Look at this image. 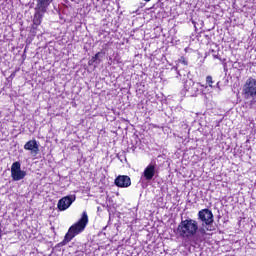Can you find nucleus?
I'll list each match as a JSON object with an SVG mask.
<instances>
[{
	"label": "nucleus",
	"mask_w": 256,
	"mask_h": 256,
	"mask_svg": "<svg viewBox=\"0 0 256 256\" xmlns=\"http://www.w3.org/2000/svg\"><path fill=\"white\" fill-rule=\"evenodd\" d=\"M174 233L181 239H184V241L203 243V241H205V235H207V230L203 227H199L197 220L187 218L181 220L176 230H174Z\"/></svg>",
	"instance_id": "obj_1"
},
{
	"label": "nucleus",
	"mask_w": 256,
	"mask_h": 256,
	"mask_svg": "<svg viewBox=\"0 0 256 256\" xmlns=\"http://www.w3.org/2000/svg\"><path fill=\"white\" fill-rule=\"evenodd\" d=\"M88 223H89V216L84 211L82 213L81 218L68 229V232L64 236L63 241L58 244L59 247H64V245H67V243H71V241H73V239H75L77 235L85 231V227H87Z\"/></svg>",
	"instance_id": "obj_2"
},
{
	"label": "nucleus",
	"mask_w": 256,
	"mask_h": 256,
	"mask_svg": "<svg viewBox=\"0 0 256 256\" xmlns=\"http://www.w3.org/2000/svg\"><path fill=\"white\" fill-rule=\"evenodd\" d=\"M242 96L246 101H249L250 109H253V106L256 105V79L249 77L242 88Z\"/></svg>",
	"instance_id": "obj_3"
},
{
	"label": "nucleus",
	"mask_w": 256,
	"mask_h": 256,
	"mask_svg": "<svg viewBox=\"0 0 256 256\" xmlns=\"http://www.w3.org/2000/svg\"><path fill=\"white\" fill-rule=\"evenodd\" d=\"M54 0H36L35 14L33 18V29H37L43 21V16L47 13L49 6Z\"/></svg>",
	"instance_id": "obj_4"
},
{
	"label": "nucleus",
	"mask_w": 256,
	"mask_h": 256,
	"mask_svg": "<svg viewBox=\"0 0 256 256\" xmlns=\"http://www.w3.org/2000/svg\"><path fill=\"white\" fill-rule=\"evenodd\" d=\"M155 173H157V164L155 162H151L145 169L141 175L140 183L142 187H147L146 181H153L155 177Z\"/></svg>",
	"instance_id": "obj_5"
},
{
	"label": "nucleus",
	"mask_w": 256,
	"mask_h": 256,
	"mask_svg": "<svg viewBox=\"0 0 256 256\" xmlns=\"http://www.w3.org/2000/svg\"><path fill=\"white\" fill-rule=\"evenodd\" d=\"M198 219L202 223L203 229H206V231H211L209 229V225H213V212L209 209H202L198 212Z\"/></svg>",
	"instance_id": "obj_6"
},
{
	"label": "nucleus",
	"mask_w": 256,
	"mask_h": 256,
	"mask_svg": "<svg viewBox=\"0 0 256 256\" xmlns=\"http://www.w3.org/2000/svg\"><path fill=\"white\" fill-rule=\"evenodd\" d=\"M27 172L21 170V162L16 161L11 166V177L13 181H21L25 179Z\"/></svg>",
	"instance_id": "obj_7"
},
{
	"label": "nucleus",
	"mask_w": 256,
	"mask_h": 256,
	"mask_svg": "<svg viewBox=\"0 0 256 256\" xmlns=\"http://www.w3.org/2000/svg\"><path fill=\"white\" fill-rule=\"evenodd\" d=\"M75 199H77V196H75V194L61 198L57 204L59 211H67V209H69L71 205H73Z\"/></svg>",
	"instance_id": "obj_8"
},
{
	"label": "nucleus",
	"mask_w": 256,
	"mask_h": 256,
	"mask_svg": "<svg viewBox=\"0 0 256 256\" xmlns=\"http://www.w3.org/2000/svg\"><path fill=\"white\" fill-rule=\"evenodd\" d=\"M116 187L127 188L131 187V178L127 175H120L114 180Z\"/></svg>",
	"instance_id": "obj_9"
},
{
	"label": "nucleus",
	"mask_w": 256,
	"mask_h": 256,
	"mask_svg": "<svg viewBox=\"0 0 256 256\" xmlns=\"http://www.w3.org/2000/svg\"><path fill=\"white\" fill-rule=\"evenodd\" d=\"M24 149L26 151H31L32 155H37L39 153V144H37V140H29L24 145Z\"/></svg>",
	"instance_id": "obj_10"
},
{
	"label": "nucleus",
	"mask_w": 256,
	"mask_h": 256,
	"mask_svg": "<svg viewBox=\"0 0 256 256\" xmlns=\"http://www.w3.org/2000/svg\"><path fill=\"white\" fill-rule=\"evenodd\" d=\"M184 88L186 91H191L192 93H197V91H199V88H197V85L191 79L185 82Z\"/></svg>",
	"instance_id": "obj_11"
},
{
	"label": "nucleus",
	"mask_w": 256,
	"mask_h": 256,
	"mask_svg": "<svg viewBox=\"0 0 256 256\" xmlns=\"http://www.w3.org/2000/svg\"><path fill=\"white\" fill-rule=\"evenodd\" d=\"M173 69H174V71H176V73L179 75V77H189V75L191 73V72H187V71H179V70H177V67H173L172 71H173Z\"/></svg>",
	"instance_id": "obj_12"
},
{
	"label": "nucleus",
	"mask_w": 256,
	"mask_h": 256,
	"mask_svg": "<svg viewBox=\"0 0 256 256\" xmlns=\"http://www.w3.org/2000/svg\"><path fill=\"white\" fill-rule=\"evenodd\" d=\"M206 83L209 85V87H213V77L207 76Z\"/></svg>",
	"instance_id": "obj_13"
},
{
	"label": "nucleus",
	"mask_w": 256,
	"mask_h": 256,
	"mask_svg": "<svg viewBox=\"0 0 256 256\" xmlns=\"http://www.w3.org/2000/svg\"><path fill=\"white\" fill-rule=\"evenodd\" d=\"M99 57H101V52L96 53L95 56H94V59L96 61H99Z\"/></svg>",
	"instance_id": "obj_14"
},
{
	"label": "nucleus",
	"mask_w": 256,
	"mask_h": 256,
	"mask_svg": "<svg viewBox=\"0 0 256 256\" xmlns=\"http://www.w3.org/2000/svg\"><path fill=\"white\" fill-rule=\"evenodd\" d=\"M91 61H92L93 63L99 64L101 60H99V61L97 62V60L95 59V56H93L92 59H91Z\"/></svg>",
	"instance_id": "obj_15"
},
{
	"label": "nucleus",
	"mask_w": 256,
	"mask_h": 256,
	"mask_svg": "<svg viewBox=\"0 0 256 256\" xmlns=\"http://www.w3.org/2000/svg\"><path fill=\"white\" fill-rule=\"evenodd\" d=\"M91 61H92L93 63L99 64L101 60H99V61L97 62V60L95 59V56H93L92 59H91Z\"/></svg>",
	"instance_id": "obj_16"
},
{
	"label": "nucleus",
	"mask_w": 256,
	"mask_h": 256,
	"mask_svg": "<svg viewBox=\"0 0 256 256\" xmlns=\"http://www.w3.org/2000/svg\"><path fill=\"white\" fill-rule=\"evenodd\" d=\"M88 64L93 65V61L89 60Z\"/></svg>",
	"instance_id": "obj_17"
},
{
	"label": "nucleus",
	"mask_w": 256,
	"mask_h": 256,
	"mask_svg": "<svg viewBox=\"0 0 256 256\" xmlns=\"http://www.w3.org/2000/svg\"><path fill=\"white\" fill-rule=\"evenodd\" d=\"M183 65H187V61L183 60L182 61Z\"/></svg>",
	"instance_id": "obj_18"
},
{
	"label": "nucleus",
	"mask_w": 256,
	"mask_h": 256,
	"mask_svg": "<svg viewBox=\"0 0 256 256\" xmlns=\"http://www.w3.org/2000/svg\"><path fill=\"white\" fill-rule=\"evenodd\" d=\"M214 58H215V59H219V56H217V55H214Z\"/></svg>",
	"instance_id": "obj_19"
},
{
	"label": "nucleus",
	"mask_w": 256,
	"mask_h": 256,
	"mask_svg": "<svg viewBox=\"0 0 256 256\" xmlns=\"http://www.w3.org/2000/svg\"><path fill=\"white\" fill-rule=\"evenodd\" d=\"M144 1L149 2V1H151V0H144Z\"/></svg>",
	"instance_id": "obj_20"
}]
</instances>
